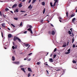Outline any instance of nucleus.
I'll list each match as a JSON object with an SVG mask.
<instances>
[{
	"mask_svg": "<svg viewBox=\"0 0 77 77\" xmlns=\"http://www.w3.org/2000/svg\"><path fill=\"white\" fill-rule=\"evenodd\" d=\"M54 2H55L54 3V5H53L52 4V3L51 2L50 3V5L51 7H52V6H53V7L55 6H56V3L57 2V1H58V0H54Z\"/></svg>",
	"mask_w": 77,
	"mask_h": 77,
	"instance_id": "nucleus-1",
	"label": "nucleus"
},
{
	"mask_svg": "<svg viewBox=\"0 0 77 77\" xmlns=\"http://www.w3.org/2000/svg\"><path fill=\"white\" fill-rule=\"evenodd\" d=\"M16 39H18L20 42H21V39H20V38H18V37H14V41H15Z\"/></svg>",
	"mask_w": 77,
	"mask_h": 77,
	"instance_id": "nucleus-2",
	"label": "nucleus"
},
{
	"mask_svg": "<svg viewBox=\"0 0 77 77\" xmlns=\"http://www.w3.org/2000/svg\"><path fill=\"white\" fill-rule=\"evenodd\" d=\"M30 28L28 29V31H30L31 33V34H33V32H32V29H31V28L32 27V26L31 25H29V27Z\"/></svg>",
	"mask_w": 77,
	"mask_h": 77,
	"instance_id": "nucleus-3",
	"label": "nucleus"
},
{
	"mask_svg": "<svg viewBox=\"0 0 77 77\" xmlns=\"http://www.w3.org/2000/svg\"><path fill=\"white\" fill-rule=\"evenodd\" d=\"M13 63H14V64H16L17 65H19L20 64V62L19 61H15V62H13Z\"/></svg>",
	"mask_w": 77,
	"mask_h": 77,
	"instance_id": "nucleus-4",
	"label": "nucleus"
},
{
	"mask_svg": "<svg viewBox=\"0 0 77 77\" xmlns=\"http://www.w3.org/2000/svg\"><path fill=\"white\" fill-rule=\"evenodd\" d=\"M55 32H56V30L55 29H54V31H52L51 32L52 35H54V33H55Z\"/></svg>",
	"mask_w": 77,
	"mask_h": 77,
	"instance_id": "nucleus-5",
	"label": "nucleus"
},
{
	"mask_svg": "<svg viewBox=\"0 0 77 77\" xmlns=\"http://www.w3.org/2000/svg\"><path fill=\"white\" fill-rule=\"evenodd\" d=\"M18 6L19 8H21L23 6V5H22V3H21L20 4H19Z\"/></svg>",
	"mask_w": 77,
	"mask_h": 77,
	"instance_id": "nucleus-6",
	"label": "nucleus"
},
{
	"mask_svg": "<svg viewBox=\"0 0 77 77\" xmlns=\"http://www.w3.org/2000/svg\"><path fill=\"white\" fill-rule=\"evenodd\" d=\"M75 16V14H72L71 15V17H69V18L70 19L71 18H72V17H74Z\"/></svg>",
	"mask_w": 77,
	"mask_h": 77,
	"instance_id": "nucleus-7",
	"label": "nucleus"
},
{
	"mask_svg": "<svg viewBox=\"0 0 77 77\" xmlns=\"http://www.w3.org/2000/svg\"><path fill=\"white\" fill-rule=\"evenodd\" d=\"M32 5H30L28 7V8L29 9H31L32 8Z\"/></svg>",
	"mask_w": 77,
	"mask_h": 77,
	"instance_id": "nucleus-8",
	"label": "nucleus"
},
{
	"mask_svg": "<svg viewBox=\"0 0 77 77\" xmlns=\"http://www.w3.org/2000/svg\"><path fill=\"white\" fill-rule=\"evenodd\" d=\"M17 6V4H15L12 7V8H16Z\"/></svg>",
	"mask_w": 77,
	"mask_h": 77,
	"instance_id": "nucleus-9",
	"label": "nucleus"
},
{
	"mask_svg": "<svg viewBox=\"0 0 77 77\" xmlns=\"http://www.w3.org/2000/svg\"><path fill=\"white\" fill-rule=\"evenodd\" d=\"M66 46V43H64V45H63L62 46L63 47H65Z\"/></svg>",
	"mask_w": 77,
	"mask_h": 77,
	"instance_id": "nucleus-10",
	"label": "nucleus"
},
{
	"mask_svg": "<svg viewBox=\"0 0 77 77\" xmlns=\"http://www.w3.org/2000/svg\"><path fill=\"white\" fill-rule=\"evenodd\" d=\"M12 60H13V61H14V60H15V57L13 56L12 57Z\"/></svg>",
	"mask_w": 77,
	"mask_h": 77,
	"instance_id": "nucleus-11",
	"label": "nucleus"
},
{
	"mask_svg": "<svg viewBox=\"0 0 77 77\" xmlns=\"http://www.w3.org/2000/svg\"><path fill=\"white\" fill-rule=\"evenodd\" d=\"M49 61L50 62H53V59H52V58H49Z\"/></svg>",
	"mask_w": 77,
	"mask_h": 77,
	"instance_id": "nucleus-12",
	"label": "nucleus"
},
{
	"mask_svg": "<svg viewBox=\"0 0 77 77\" xmlns=\"http://www.w3.org/2000/svg\"><path fill=\"white\" fill-rule=\"evenodd\" d=\"M8 38H11L12 37V35L11 34H9L8 35Z\"/></svg>",
	"mask_w": 77,
	"mask_h": 77,
	"instance_id": "nucleus-13",
	"label": "nucleus"
},
{
	"mask_svg": "<svg viewBox=\"0 0 77 77\" xmlns=\"http://www.w3.org/2000/svg\"><path fill=\"white\" fill-rule=\"evenodd\" d=\"M21 70H22V71H23V72H26V71H25V70H24V68H22L21 69Z\"/></svg>",
	"mask_w": 77,
	"mask_h": 77,
	"instance_id": "nucleus-14",
	"label": "nucleus"
},
{
	"mask_svg": "<svg viewBox=\"0 0 77 77\" xmlns=\"http://www.w3.org/2000/svg\"><path fill=\"white\" fill-rule=\"evenodd\" d=\"M75 20H76L75 18H73L72 19V23H74V21H75Z\"/></svg>",
	"mask_w": 77,
	"mask_h": 77,
	"instance_id": "nucleus-15",
	"label": "nucleus"
},
{
	"mask_svg": "<svg viewBox=\"0 0 77 77\" xmlns=\"http://www.w3.org/2000/svg\"><path fill=\"white\" fill-rule=\"evenodd\" d=\"M15 13V12H18V9H16L15 11H14Z\"/></svg>",
	"mask_w": 77,
	"mask_h": 77,
	"instance_id": "nucleus-16",
	"label": "nucleus"
},
{
	"mask_svg": "<svg viewBox=\"0 0 77 77\" xmlns=\"http://www.w3.org/2000/svg\"><path fill=\"white\" fill-rule=\"evenodd\" d=\"M36 0H32V4H33V3H35V2H36Z\"/></svg>",
	"mask_w": 77,
	"mask_h": 77,
	"instance_id": "nucleus-17",
	"label": "nucleus"
},
{
	"mask_svg": "<svg viewBox=\"0 0 77 77\" xmlns=\"http://www.w3.org/2000/svg\"><path fill=\"white\" fill-rule=\"evenodd\" d=\"M42 4L43 6H44L45 5V2H42Z\"/></svg>",
	"mask_w": 77,
	"mask_h": 77,
	"instance_id": "nucleus-18",
	"label": "nucleus"
},
{
	"mask_svg": "<svg viewBox=\"0 0 77 77\" xmlns=\"http://www.w3.org/2000/svg\"><path fill=\"white\" fill-rule=\"evenodd\" d=\"M2 27H5V23H4L2 24Z\"/></svg>",
	"mask_w": 77,
	"mask_h": 77,
	"instance_id": "nucleus-19",
	"label": "nucleus"
},
{
	"mask_svg": "<svg viewBox=\"0 0 77 77\" xmlns=\"http://www.w3.org/2000/svg\"><path fill=\"white\" fill-rule=\"evenodd\" d=\"M68 33L69 34V35H71V34H72L71 32V31H69Z\"/></svg>",
	"mask_w": 77,
	"mask_h": 77,
	"instance_id": "nucleus-20",
	"label": "nucleus"
},
{
	"mask_svg": "<svg viewBox=\"0 0 77 77\" xmlns=\"http://www.w3.org/2000/svg\"><path fill=\"white\" fill-rule=\"evenodd\" d=\"M28 69L29 71H31V72H32V70H31V69H30V68H28Z\"/></svg>",
	"mask_w": 77,
	"mask_h": 77,
	"instance_id": "nucleus-21",
	"label": "nucleus"
},
{
	"mask_svg": "<svg viewBox=\"0 0 77 77\" xmlns=\"http://www.w3.org/2000/svg\"><path fill=\"white\" fill-rule=\"evenodd\" d=\"M45 8H44V9L43 12V13L44 14H45Z\"/></svg>",
	"mask_w": 77,
	"mask_h": 77,
	"instance_id": "nucleus-22",
	"label": "nucleus"
},
{
	"mask_svg": "<svg viewBox=\"0 0 77 77\" xmlns=\"http://www.w3.org/2000/svg\"><path fill=\"white\" fill-rule=\"evenodd\" d=\"M11 26H12V27H15V25H14V24H13L11 23Z\"/></svg>",
	"mask_w": 77,
	"mask_h": 77,
	"instance_id": "nucleus-23",
	"label": "nucleus"
},
{
	"mask_svg": "<svg viewBox=\"0 0 77 77\" xmlns=\"http://www.w3.org/2000/svg\"><path fill=\"white\" fill-rule=\"evenodd\" d=\"M69 53H70V52H67L65 53V54H69Z\"/></svg>",
	"mask_w": 77,
	"mask_h": 77,
	"instance_id": "nucleus-24",
	"label": "nucleus"
},
{
	"mask_svg": "<svg viewBox=\"0 0 77 77\" xmlns=\"http://www.w3.org/2000/svg\"><path fill=\"white\" fill-rule=\"evenodd\" d=\"M72 62L73 63H76V61L74 60L72 61Z\"/></svg>",
	"mask_w": 77,
	"mask_h": 77,
	"instance_id": "nucleus-25",
	"label": "nucleus"
},
{
	"mask_svg": "<svg viewBox=\"0 0 77 77\" xmlns=\"http://www.w3.org/2000/svg\"><path fill=\"white\" fill-rule=\"evenodd\" d=\"M37 65H39L40 64V62H38L37 63H36Z\"/></svg>",
	"mask_w": 77,
	"mask_h": 77,
	"instance_id": "nucleus-26",
	"label": "nucleus"
},
{
	"mask_svg": "<svg viewBox=\"0 0 77 77\" xmlns=\"http://www.w3.org/2000/svg\"><path fill=\"white\" fill-rule=\"evenodd\" d=\"M25 45L26 47H28V46H29V44H25Z\"/></svg>",
	"mask_w": 77,
	"mask_h": 77,
	"instance_id": "nucleus-27",
	"label": "nucleus"
},
{
	"mask_svg": "<svg viewBox=\"0 0 77 77\" xmlns=\"http://www.w3.org/2000/svg\"><path fill=\"white\" fill-rule=\"evenodd\" d=\"M30 73H29L28 74V77H30Z\"/></svg>",
	"mask_w": 77,
	"mask_h": 77,
	"instance_id": "nucleus-28",
	"label": "nucleus"
},
{
	"mask_svg": "<svg viewBox=\"0 0 77 77\" xmlns=\"http://www.w3.org/2000/svg\"><path fill=\"white\" fill-rule=\"evenodd\" d=\"M14 20H18V18H14Z\"/></svg>",
	"mask_w": 77,
	"mask_h": 77,
	"instance_id": "nucleus-29",
	"label": "nucleus"
},
{
	"mask_svg": "<svg viewBox=\"0 0 77 77\" xmlns=\"http://www.w3.org/2000/svg\"><path fill=\"white\" fill-rule=\"evenodd\" d=\"M44 65H47V66H48V64H47V62H46L44 63Z\"/></svg>",
	"mask_w": 77,
	"mask_h": 77,
	"instance_id": "nucleus-30",
	"label": "nucleus"
},
{
	"mask_svg": "<svg viewBox=\"0 0 77 77\" xmlns=\"http://www.w3.org/2000/svg\"><path fill=\"white\" fill-rule=\"evenodd\" d=\"M75 47V45H72V47L73 48H74Z\"/></svg>",
	"mask_w": 77,
	"mask_h": 77,
	"instance_id": "nucleus-31",
	"label": "nucleus"
},
{
	"mask_svg": "<svg viewBox=\"0 0 77 77\" xmlns=\"http://www.w3.org/2000/svg\"><path fill=\"white\" fill-rule=\"evenodd\" d=\"M12 49H13V50H14V49H15V47H14V46H13L12 47Z\"/></svg>",
	"mask_w": 77,
	"mask_h": 77,
	"instance_id": "nucleus-32",
	"label": "nucleus"
},
{
	"mask_svg": "<svg viewBox=\"0 0 77 77\" xmlns=\"http://www.w3.org/2000/svg\"><path fill=\"white\" fill-rule=\"evenodd\" d=\"M5 10L6 11H9V9H8V8H6L5 9Z\"/></svg>",
	"mask_w": 77,
	"mask_h": 77,
	"instance_id": "nucleus-33",
	"label": "nucleus"
},
{
	"mask_svg": "<svg viewBox=\"0 0 77 77\" xmlns=\"http://www.w3.org/2000/svg\"><path fill=\"white\" fill-rule=\"evenodd\" d=\"M13 44L14 46H15V44L14 42H13Z\"/></svg>",
	"mask_w": 77,
	"mask_h": 77,
	"instance_id": "nucleus-34",
	"label": "nucleus"
},
{
	"mask_svg": "<svg viewBox=\"0 0 77 77\" xmlns=\"http://www.w3.org/2000/svg\"><path fill=\"white\" fill-rule=\"evenodd\" d=\"M74 38H73L72 39V43H73V42H74Z\"/></svg>",
	"mask_w": 77,
	"mask_h": 77,
	"instance_id": "nucleus-35",
	"label": "nucleus"
},
{
	"mask_svg": "<svg viewBox=\"0 0 77 77\" xmlns=\"http://www.w3.org/2000/svg\"><path fill=\"white\" fill-rule=\"evenodd\" d=\"M55 57H56V55H54V58H55Z\"/></svg>",
	"mask_w": 77,
	"mask_h": 77,
	"instance_id": "nucleus-36",
	"label": "nucleus"
},
{
	"mask_svg": "<svg viewBox=\"0 0 77 77\" xmlns=\"http://www.w3.org/2000/svg\"><path fill=\"white\" fill-rule=\"evenodd\" d=\"M70 51H71V49H69L67 50V51H68V52H70Z\"/></svg>",
	"mask_w": 77,
	"mask_h": 77,
	"instance_id": "nucleus-37",
	"label": "nucleus"
},
{
	"mask_svg": "<svg viewBox=\"0 0 77 77\" xmlns=\"http://www.w3.org/2000/svg\"><path fill=\"white\" fill-rule=\"evenodd\" d=\"M58 19L59 20H62V17H59Z\"/></svg>",
	"mask_w": 77,
	"mask_h": 77,
	"instance_id": "nucleus-38",
	"label": "nucleus"
},
{
	"mask_svg": "<svg viewBox=\"0 0 77 77\" xmlns=\"http://www.w3.org/2000/svg\"><path fill=\"white\" fill-rule=\"evenodd\" d=\"M27 28H29V27H30V25H27Z\"/></svg>",
	"mask_w": 77,
	"mask_h": 77,
	"instance_id": "nucleus-39",
	"label": "nucleus"
},
{
	"mask_svg": "<svg viewBox=\"0 0 77 77\" xmlns=\"http://www.w3.org/2000/svg\"><path fill=\"white\" fill-rule=\"evenodd\" d=\"M56 50H57V49H56V48H55L54 50V52H55V51H56Z\"/></svg>",
	"mask_w": 77,
	"mask_h": 77,
	"instance_id": "nucleus-40",
	"label": "nucleus"
},
{
	"mask_svg": "<svg viewBox=\"0 0 77 77\" xmlns=\"http://www.w3.org/2000/svg\"><path fill=\"white\" fill-rule=\"evenodd\" d=\"M22 24H23V22H21L20 23V26H22Z\"/></svg>",
	"mask_w": 77,
	"mask_h": 77,
	"instance_id": "nucleus-41",
	"label": "nucleus"
},
{
	"mask_svg": "<svg viewBox=\"0 0 77 77\" xmlns=\"http://www.w3.org/2000/svg\"><path fill=\"white\" fill-rule=\"evenodd\" d=\"M27 31H26L24 32V33L25 34H26L27 33Z\"/></svg>",
	"mask_w": 77,
	"mask_h": 77,
	"instance_id": "nucleus-42",
	"label": "nucleus"
},
{
	"mask_svg": "<svg viewBox=\"0 0 77 77\" xmlns=\"http://www.w3.org/2000/svg\"><path fill=\"white\" fill-rule=\"evenodd\" d=\"M1 34H2V38H3V32H2Z\"/></svg>",
	"mask_w": 77,
	"mask_h": 77,
	"instance_id": "nucleus-43",
	"label": "nucleus"
},
{
	"mask_svg": "<svg viewBox=\"0 0 77 77\" xmlns=\"http://www.w3.org/2000/svg\"><path fill=\"white\" fill-rule=\"evenodd\" d=\"M31 60V59L30 58H29L28 60V61H30V60Z\"/></svg>",
	"mask_w": 77,
	"mask_h": 77,
	"instance_id": "nucleus-44",
	"label": "nucleus"
},
{
	"mask_svg": "<svg viewBox=\"0 0 77 77\" xmlns=\"http://www.w3.org/2000/svg\"><path fill=\"white\" fill-rule=\"evenodd\" d=\"M22 67H23V66L22 65H20V68H22Z\"/></svg>",
	"mask_w": 77,
	"mask_h": 77,
	"instance_id": "nucleus-45",
	"label": "nucleus"
},
{
	"mask_svg": "<svg viewBox=\"0 0 77 77\" xmlns=\"http://www.w3.org/2000/svg\"><path fill=\"white\" fill-rule=\"evenodd\" d=\"M31 54H32V53H30L29 54V56H30V55H31Z\"/></svg>",
	"mask_w": 77,
	"mask_h": 77,
	"instance_id": "nucleus-46",
	"label": "nucleus"
},
{
	"mask_svg": "<svg viewBox=\"0 0 77 77\" xmlns=\"http://www.w3.org/2000/svg\"><path fill=\"white\" fill-rule=\"evenodd\" d=\"M15 48H16V49H17V45H16Z\"/></svg>",
	"mask_w": 77,
	"mask_h": 77,
	"instance_id": "nucleus-47",
	"label": "nucleus"
},
{
	"mask_svg": "<svg viewBox=\"0 0 77 77\" xmlns=\"http://www.w3.org/2000/svg\"><path fill=\"white\" fill-rule=\"evenodd\" d=\"M51 26H52V27H54L53 25L51 24Z\"/></svg>",
	"mask_w": 77,
	"mask_h": 77,
	"instance_id": "nucleus-48",
	"label": "nucleus"
},
{
	"mask_svg": "<svg viewBox=\"0 0 77 77\" xmlns=\"http://www.w3.org/2000/svg\"><path fill=\"white\" fill-rule=\"evenodd\" d=\"M66 16L67 17H68V12H67L66 13Z\"/></svg>",
	"mask_w": 77,
	"mask_h": 77,
	"instance_id": "nucleus-49",
	"label": "nucleus"
},
{
	"mask_svg": "<svg viewBox=\"0 0 77 77\" xmlns=\"http://www.w3.org/2000/svg\"><path fill=\"white\" fill-rule=\"evenodd\" d=\"M30 2H31V0H29L28 3H30Z\"/></svg>",
	"mask_w": 77,
	"mask_h": 77,
	"instance_id": "nucleus-50",
	"label": "nucleus"
},
{
	"mask_svg": "<svg viewBox=\"0 0 77 77\" xmlns=\"http://www.w3.org/2000/svg\"><path fill=\"white\" fill-rule=\"evenodd\" d=\"M0 15L1 16H2V13L1 12V11H0Z\"/></svg>",
	"mask_w": 77,
	"mask_h": 77,
	"instance_id": "nucleus-51",
	"label": "nucleus"
},
{
	"mask_svg": "<svg viewBox=\"0 0 77 77\" xmlns=\"http://www.w3.org/2000/svg\"><path fill=\"white\" fill-rule=\"evenodd\" d=\"M46 71H47V73L48 74V70H46Z\"/></svg>",
	"mask_w": 77,
	"mask_h": 77,
	"instance_id": "nucleus-52",
	"label": "nucleus"
},
{
	"mask_svg": "<svg viewBox=\"0 0 77 77\" xmlns=\"http://www.w3.org/2000/svg\"><path fill=\"white\" fill-rule=\"evenodd\" d=\"M26 1V0H23L22 1V2H25Z\"/></svg>",
	"mask_w": 77,
	"mask_h": 77,
	"instance_id": "nucleus-53",
	"label": "nucleus"
},
{
	"mask_svg": "<svg viewBox=\"0 0 77 77\" xmlns=\"http://www.w3.org/2000/svg\"><path fill=\"white\" fill-rule=\"evenodd\" d=\"M59 20L60 23H62V21H61V20Z\"/></svg>",
	"mask_w": 77,
	"mask_h": 77,
	"instance_id": "nucleus-54",
	"label": "nucleus"
},
{
	"mask_svg": "<svg viewBox=\"0 0 77 77\" xmlns=\"http://www.w3.org/2000/svg\"><path fill=\"white\" fill-rule=\"evenodd\" d=\"M11 13H12V14H13V12L12 11H11Z\"/></svg>",
	"mask_w": 77,
	"mask_h": 77,
	"instance_id": "nucleus-55",
	"label": "nucleus"
},
{
	"mask_svg": "<svg viewBox=\"0 0 77 77\" xmlns=\"http://www.w3.org/2000/svg\"><path fill=\"white\" fill-rule=\"evenodd\" d=\"M27 15V14H26L25 15H24V17H25V16H26V15Z\"/></svg>",
	"mask_w": 77,
	"mask_h": 77,
	"instance_id": "nucleus-56",
	"label": "nucleus"
},
{
	"mask_svg": "<svg viewBox=\"0 0 77 77\" xmlns=\"http://www.w3.org/2000/svg\"><path fill=\"white\" fill-rule=\"evenodd\" d=\"M60 69H58L57 70H56V71H60Z\"/></svg>",
	"mask_w": 77,
	"mask_h": 77,
	"instance_id": "nucleus-57",
	"label": "nucleus"
},
{
	"mask_svg": "<svg viewBox=\"0 0 77 77\" xmlns=\"http://www.w3.org/2000/svg\"><path fill=\"white\" fill-rule=\"evenodd\" d=\"M24 60H26V58H24Z\"/></svg>",
	"mask_w": 77,
	"mask_h": 77,
	"instance_id": "nucleus-58",
	"label": "nucleus"
},
{
	"mask_svg": "<svg viewBox=\"0 0 77 77\" xmlns=\"http://www.w3.org/2000/svg\"><path fill=\"white\" fill-rule=\"evenodd\" d=\"M8 29L9 30H10V29H9V28H8Z\"/></svg>",
	"mask_w": 77,
	"mask_h": 77,
	"instance_id": "nucleus-59",
	"label": "nucleus"
},
{
	"mask_svg": "<svg viewBox=\"0 0 77 77\" xmlns=\"http://www.w3.org/2000/svg\"><path fill=\"white\" fill-rule=\"evenodd\" d=\"M70 30H71V32H72V28H71L70 29Z\"/></svg>",
	"mask_w": 77,
	"mask_h": 77,
	"instance_id": "nucleus-60",
	"label": "nucleus"
},
{
	"mask_svg": "<svg viewBox=\"0 0 77 77\" xmlns=\"http://www.w3.org/2000/svg\"><path fill=\"white\" fill-rule=\"evenodd\" d=\"M52 54H51V55H50V56H51V57L52 56Z\"/></svg>",
	"mask_w": 77,
	"mask_h": 77,
	"instance_id": "nucleus-61",
	"label": "nucleus"
},
{
	"mask_svg": "<svg viewBox=\"0 0 77 77\" xmlns=\"http://www.w3.org/2000/svg\"><path fill=\"white\" fill-rule=\"evenodd\" d=\"M4 2V1H0V2Z\"/></svg>",
	"mask_w": 77,
	"mask_h": 77,
	"instance_id": "nucleus-62",
	"label": "nucleus"
},
{
	"mask_svg": "<svg viewBox=\"0 0 77 77\" xmlns=\"http://www.w3.org/2000/svg\"><path fill=\"white\" fill-rule=\"evenodd\" d=\"M20 12H23V11H21Z\"/></svg>",
	"mask_w": 77,
	"mask_h": 77,
	"instance_id": "nucleus-63",
	"label": "nucleus"
},
{
	"mask_svg": "<svg viewBox=\"0 0 77 77\" xmlns=\"http://www.w3.org/2000/svg\"><path fill=\"white\" fill-rule=\"evenodd\" d=\"M72 36H74V34L73 33H72Z\"/></svg>",
	"mask_w": 77,
	"mask_h": 77,
	"instance_id": "nucleus-64",
	"label": "nucleus"
}]
</instances>
